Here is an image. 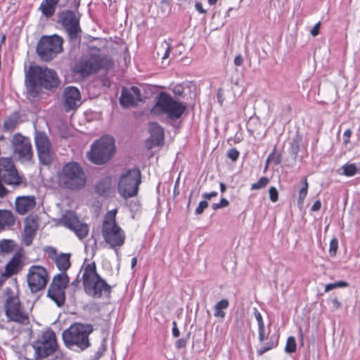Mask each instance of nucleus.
Segmentation results:
<instances>
[{
  "label": "nucleus",
  "mask_w": 360,
  "mask_h": 360,
  "mask_svg": "<svg viewBox=\"0 0 360 360\" xmlns=\"http://www.w3.org/2000/svg\"><path fill=\"white\" fill-rule=\"evenodd\" d=\"M20 118V115L18 111H15L11 113L8 117H7L3 124V131L4 132H12L13 131L18 123L19 120Z\"/></svg>",
  "instance_id": "27"
},
{
  "label": "nucleus",
  "mask_w": 360,
  "mask_h": 360,
  "mask_svg": "<svg viewBox=\"0 0 360 360\" xmlns=\"http://www.w3.org/2000/svg\"><path fill=\"white\" fill-rule=\"evenodd\" d=\"M63 106L66 112L77 109L81 105V94L79 90L72 86L65 88L63 94Z\"/></svg>",
  "instance_id": "17"
},
{
  "label": "nucleus",
  "mask_w": 360,
  "mask_h": 360,
  "mask_svg": "<svg viewBox=\"0 0 360 360\" xmlns=\"http://www.w3.org/2000/svg\"><path fill=\"white\" fill-rule=\"evenodd\" d=\"M320 27H321V22H318L317 23L315 24V25L311 30L310 33L313 37H316V36L319 35V34L320 32Z\"/></svg>",
  "instance_id": "52"
},
{
  "label": "nucleus",
  "mask_w": 360,
  "mask_h": 360,
  "mask_svg": "<svg viewBox=\"0 0 360 360\" xmlns=\"http://www.w3.org/2000/svg\"><path fill=\"white\" fill-rule=\"evenodd\" d=\"M321 202L319 200H318L312 205L311 210L316 212V211L319 210L321 209Z\"/></svg>",
  "instance_id": "60"
},
{
  "label": "nucleus",
  "mask_w": 360,
  "mask_h": 360,
  "mask_svg": "<svg viewBox=\"0 0 360 360\" xmlns=\"http://www.w3.org/2000/svg\"><path fill=\"white\" fill-rule=\"evenodd\" d=\"M296 347H297V345H296L295 338L292 336L289 337L287 340L285 347V352H287V353L295 352L296 350Z\"/></svg>",
  "instance_id": "38"
},
{
  "label": "nucleus",
  "mask_w": 360,
  "mask_h": 360,
  "mask_svg": "<svg viewBox=\"0 0 360 360\" xmlns=\"http://www.w3.org/2000/svg\"><path fill=\"white\" fill-rule=\"evenodd\" d=\"M63 38L57 34L42 36L37 43L36 52L42 60L50 61L63 51Z\"/></svg>",
  "instance_id": "9"
},
{
  "label": "nucleus",
  "mask_w": 360,
  "mask_h": 360,
  "mask_svg": "<svg viewBox=\"0 0 360 360\" xmlns=\"http://www.w3.org/2000/svg\"><path fill=\"white\" fill-rule=\"evenodd\" d=\"M71 8L72 9H65L58 13L57 23L64 28L70 39L76 40L80 38L82 32L80 27L82 14L79 8Z\"/></svg>",
  "instance_id": "7"
},
{
  "label": "nucleus",
  "mask_w": 360,
  "mask_h": 360,
  "mask_svg": "<svg viewBox=\"0 0 360 360\" xmlns=\"http://www.w3.org/2000/svg\"><path fill=\"white\" fill-rule=\"evenodd\" d=\"M261 126L259 121L257 118H250L247 123L248 131L250 134H253L257 130V127Z\"/></svg>",
  "instance_id": "39"
},
{
  "label": "nucleus",
  "mask_w": 360,
  "mask_h": 360,
  "mask_svg": "<svg viewBox=\"0 0 360 360\" xmlns=\"http://www.w3.org/2000/svg\"><path fill=\"white\" fill-rule=\"evenodd\" d=\"M207 206L208 203L207 202L206 200L200 201L198 206L195 209V214H201L203 212L204 210L207 207Z\"/></svg>",
  "instance_id": "48"
},
{
  "label": "nucleus",
  "mask_w": 360,
  "mask_h": 360,
  "mask_svg": "<svg viewBox=\"0 0 360 360\" xmlns=\"http://www.w3.org/2000/svg\"><path fill=\"white\" fill-rule=\"evenodd\" d=\"M60 174L65 180H86L83 168L75 161L65 163Z\"/></svg>",
  "instance_id": "19"
},
{
  "label": "nucleus",
  "mask_w": 360,
  "mask_h": 360,
  "mask_svg": "<svg viewBox=\"0 0 360 360\" xmlns=\"http://www.w3.org/2000/svg\"><path fill=\"white\" fill-rule=\"evenodd\" d=\"M228 205H229V201L225 198H222V199H221L219 202L213 203L212 205V207L214 210H218L220 208L226 207Z\"/></svg>",
  "instance_id": "45"
},
{
  "label": "nucleus",
  "mask_w": 360,
  "mask_h": 360,
  "mask_svg": "<svg viewBox=\"0 0 360 360\" xmlns=\"http://www.w3.org/2000/svg\"><path fill=\"white\" fill-rule=\"evenodd\" d=\"M229 305V301L226 299L218 302L214 307V316L217 318L224 319L225 317V312L224 311V309H227Z\"/></svg>",
  "instance_id": "33"
},
{
  "label": "nucleus",
  "mask_w": 360,
  "mask_h": 360,
  "mask_svg": "<svg viewBox=\"0 0 360 360\" xmlns=\"http://www.w3.org/2000/svg\"><path fill=\"white\" fill-rule=\"evenodd\" d=\"M116 152L115 140L108 134L95 140L87 152L88 160L96 165H103L108 162Z\"/></svg>",
  "instance_id": "2"
},
{
  "label": "nucleus",
  "mask_w": 360,
  "mask_h": 360,
  "mask_svg": "<svg viewBox=\"0 0 360 360\" xmlns=\"http://www.w3.org/2000/svg\"><path fill=\"white\" fill-rule=\"evenodd\" d=\"M69 278L66 273L61 272L53 277L47 292L48 297L58 307L63 305L65 300V289L68 286Z\"/></svg>",
  "instance_id": "11"
},
{
  "label": "nucleus",
  "mask_w": 360,
  "mask_h": 360,
  "mask_svg": "<svg viewBox=\"0 0 360 360\" xmlns=\"http://www.w3.org/2000/svg\"><path fill=\"white\" fill-rule=\"evenodd\" d=\"M254 314H255V319L257 321L258 329L262 330L263 328H264V323L263 321L262 314L257 309H254Z\"/></svg>",
  "instance_id": "43"
},
{
  "label": "nucleus",
  "mask_w": 360,
  "mask_h": 360,
  "mask_svg": "<svg viewBox=\"0 0 360 360\" xmlns=\"http://www.w3.org/2000/svg\"><path fill=\"white\" fill-rule=\"evenodd\" d=\"M287 152L298 157L299 161H301L304 157L307 156V149L303 143L302 136L298 132L296 133L290 142V147L288 148Z\"/></svg>",
  "instance_id": "20"
},
{
  "label": "nucleus",
  "mask_w": 360,
  "mask_h": 360,
  "mask_svg": "<svg viewBox=\"0 0 360 360\" xmlns=\"http://www.w3.org/2000/svg\"><path fill=\"white\" fill-rule=\"evenodd\" d=\"M7 194V190L2 184V181H0V197L3 198Z\"/></svg>",
  "instance_id": "61"
},
{
  "label": "nucleus",
  "mask_w": 360,
  "mask_h": 360,
  "mask_svg": "<svg viewBox=\"0 0 360 360\" xmlns=\"http://www.w3.org/2000/svg\"><path fill=\"white\" fill-rule=\"evenodd\" d=\"M172 335L175 338H178L180 335V333H179V330L177 328V324L176 323V321H173L172 323Z\"/></svg>",
  "instance_id": "55"
},
{
  "label": "nucleus",
  "mask_w": 360,
  "mask_h": 360,
  "mask_svg": "<svg viewBox=\"0 0 360 360\" xmlns=\"http://www.w3.org/2000/svg\"><path fill=\"white\" fill-rule=\"evenodd\" d=\"M39 162L44 165H50L53 162L51 148L37 151Z\"/></svg>",
  "instance_id": "32"
},
{
  "label": "nucleus",
  "mask_w": 360,
  "mask_h": 360,
  "mask_svg": "<svg viewBox=\"0 0 360 360\" xmlns=\"http://www.w3.org/2000/svg\"><path fill=\"white\" fill-rule=\"evenodd\" d=\"M297 161H299V158L292 153L287 154L284 158H283V163L285 166L294 167L296 165Z\"/></svg>",
  "instance_id": "36"
},
{
  "label": "nucleus",
  "mask_w": 360,
  "mask_h": 360,
  "mask_svg": "<svg viewBox=\"0 0 360 360\" xmlns=\"http://www.w3.org/2000/svg\"><path fill=\"white\" fill-rule=\"evenodd\" d=\"M352 134V131L351 129H347L345 131L343 134V144L345 146H347L350 142V137Z\"/></svg>",
  "instance_id": "51"
},
{
  "label": "nucleus",
  "mask_w": 360,
  "mask_h": 360,
  "mask_svg": "<svg viewBox=\"0 0 360 360\" xmlns=\"http://www.w3.org/2000/svg\"><path fill=\"white\" fill-rule=\"evenodd\" d=\"M63 224L69 229L73 231L79 239L84 238L89 232L86 224L80 222L73 212H68L63 218Z\"/></svg>",
  "instance_id": "15"
},
{
  "label": "nucleus",
  "mask_w": 360,
  "mask_h": 360,
  "mask_svg": "<svg viewBox=\"0 0 360 360\" xmlns=\"http://www.w3.org/2000/svg\"><path fill=\"white\" fill-rule=\"evenodd\" d=\"M49 257L55 262L58 269L63 273L70 268V254H58L56 250L53 248H49L46 250Z\"/></svg>",
  "instance_id": "21"
},
{
  "label": "nucleus",
  "mask_w": 360,
  "mask_h": 360,
  "mask_svg": "<svg viewBox=\"0 0 360 360\" xmlns=\"http://www.w3.org/2000/svg\"><path fill=\"white\" fill-rule=\"evenodd\" d=\"M33 347L37 359H44L53 354L58 348L55 333L51 330L44 332L41 338L34 342Z\"/></svg>",
  "instance_id": "10"
},
{
  "label": "nucleus",
  "mask_w": 360,
  "mask_h": 360,
  "mask_svg": "<svg viewBox=\"0 0 360 360\" xmlns=\"http://www.w3.org/2000/svg\"><path fill=\"white\" fill-rule=\"evenodd\" d=\"M141 101V92L139 87L136 86H132L130 89L122 87L119 98L120 104L122 108H127L129 106H136Z\"/></svg>",
  "instance_id": "16"
},
{
  "label": "nucleus",
  "mask_w": 360,
  "mask_h": 360,
  "mask_svg": "<svg viewBox=\"0 0 360 360\" xmlns=\"http://www.w3.org/2000/svg\"><path fill=\"white\" fill-rule=\"evenodd\" d=\"M259 340L263 344L257 350V354L259 355H262L266 352L275 347L278 345V336L274 334L271 335L268 342H264L266 340L264 328H263L262 330L259 329Z\"/></svg>",
  "instance_id": "24"
},
{
  "label": "nucleus",
  "mask_w": 360,
  "mask_h": 360,
  "mask_svg": "<svg viewBox=\"0 0 360 360\" xmlns=\"http://www.w3.org/2000/svg\"><path fill=\"white\" fill-rule=\"evenodd\" d=\"M141 181H119L118 191L125 199L135 196Z\"/></svg>",
  "instance_id": "22"
},
{
  "label": "nucleus",
  "mask_w": 360,
  "mask_h": 360,
  "mask_svg": "<svg viewBox=\"0 0 360 360\" xmlns=\"http://www.w3.org/2000/svg\"><path fill=\"white\" fill-rule=\"evenodd\" d=\"M13 153L17 155L18 160L22 162H27L32 158V144L29 139L22 136L20 134H15L11 141Z\"/></svg>",
  "instance_id": "14"
},
{
  "label": "nucleus",
  "mask_w": 360,
  "mask_h": 360,
  "mask_svg": "<svg viewBox=\"0 0 360 360\" xmlns=\"http://www.w3.org/2000/svg\"><path fill=\"white\" fill-rule=\"evenodd\" d=\"M118 180H141V172L138 167L124 168Z\"/></svg>",
  "instance_id": "29"
},
{
  "label": "nucleus",
  "mask_w": 360,
  "mask_h": 360,
  "mask_svg": "<svg viewBox=\"0 0 360 360\" xmlns=\"http://www.w3.org/2000/svg\"><path fill=\"white\" fill-rule=\"evenodd\" d=\"M36 231L37 225L34 221L32 223L27 221L26 223L22 236L23 243L25 245L28 246L32 243L34 236L36 234Z\"/></svg>",
  "instance_id": "28"
},
{
  "label": "nucleus",
  "mask_w": 360,
  "mask_h": 360,
  "mask_svg": "<svg viewBox=\"0 0 360 360\" xmlns=\"http://www.w3.org/2000/svg\"><path fill=\"white\" fill-rule=\"evenodd\" d=\"M82 280L85 292L94 298L108 295L110 292V286L97 274L94 262L83 267Z\"/></svg>",
  "instance_id": "4"
},
{
  "label": "nucleus",
  "mask_w": 360,
  "mask_h": 360,
  "mask_svg": "<svg viewBox=\"0 0 360 360\" xmlns=\"http://www.w3.org/2000/svg\"><path fill=\"white\" fill-rule=\"evenodd\" d=\"M283 162V158L281 155H276L273 160V164L275 165H278Z\"/></svg>",
  "instance_id": "59"
},
{
  "label": "nucleus",
  "mask_w": 360,
  "mask_h": 360,
  "mask_svg": "<svg viewBox=\"0 0 360 360\" xmlns=\"http://www.w3.org/2000/svg\"><path fill=\"white\" fill-rule=\"evenodd\" d=\"M27 281L32 292H37L43 290L49 281L46 269L40 265L31 266L27 274Z\"/></svg>",
  "instance_id": "12"
},
{
  "label": "nucleus",
  "mask_w": 360,
  "mask_h": 360,
  "mask_svg": "<svg viewBox=\"0 0 360 360\" xmlns=\"http://www.w3.org/2000/svg\"><path fill=\"white\" fill-rule=\"evenodd\" d=\"M269 193L270 200L273 202H276L278 200V190L275 187L271 186V187L269 188Z\"/></svg>",
  "instance_id": "44"
},
{
  "label": "nucleus",
  "mask_w": 360,
  "mask_h": 360,
  "mask_svg": "<svg viewBox=\"0 0 360 360\" xmlns=\"http://www.w3.org/2000/svg\"><path fill=\"white\" fill-rule=\"evenodd\" d=\"M170 50H171V45L167 43V48L165 51L164 56L162 57L163 59L167 58L169 56Z\"/></svg>",
  "instance_id": "63"
},
{
  "label": "nucleus",
  "mask_w": 360,
  "mask_h": 360,
  "mask_svg": "<svg viewBox=\"0 0 360 360\" xmlns=\"http://www.w3.org/2000/svg\"><path fill=\"white\" fill-rule=\"evenodd\" d=\"M343 174L347 176H352L356 174L358 168L355 163H347L342 166Z\"/></svg>",
  "instance_id": "35"
},
{
  "label": "nucleus",
  "mask_w": 360,
  "mask_h": 360,
  "mask_svg": "<svg viewBox=\"0 0 360 360\" xmlns=\"http://www.w3.org/2000/svg\"><path fill=\"white\" fill-rule=\"evenodd\" d=\"M15 223V217L11 211L0 210V231L11 226Z\"/></svg>",
  "instance_id": "30"
},
{
  "label": "nucleus",
  "mask_w": 360,
  "mask_h": 360,
  "mask_svg": "<svg viewBox=\"0 0 360 360\" xmlns=\"http://www.w3.org/2000/svg\"><path fill=\"white\" fill-rule=\"evenodd\" d=\"M61 1L60 6L63 7L66 5V4L70 1V7H76L79 8L80 6L81 0H60Z\"/></svg>",
  "instance_id": "46"
},
{
  "label": "nucleus",
  "mask_w": 360,
  "mask_h": 360,
  "mask_svg": "<svg viewBox=\"0 0 360 360\" xmlns=\"http://www.w3.org/2000/svg\"><path fill=\"white\" fill-rule=\"evenodd\" d=\"M348 286V283L346 281H338L336 283H328L325 287V292H328L337 288H345Z\"/></svg>",
  "instance_id": "40"
},
{
  "label": "nucleus",
  "mask_w": 360,
  "mask_h": 360,
  "mask_svg": "<svg viewBox=\"0 0 360 360\" xmlns=\"http://www.w3.org/2000/svg\"><path fill=\"white\" fill-rule=\"evenodd\" d=\"M276 148H274L273 151L268 155L267 158H270V161L273 162V160L275 157Z\"/></svg>",
  "instance_id": "64"
},
{
  "label": "nucleus",
  "mask_w": 360,
  "mask_h": 360,
  "mask_svg": "<svg viewBox=\"0 0 360 360\" xmlns=\"http://www.w3.org/2000/svg\"><path fill=\"white\" fill-rule=\"evenodd\" d=\"M60 84V80L57 72L47 67L30 65L25 72V95L30 102L39 100L43 89L54 91Z\"/></svg>",
  "instance_id": "1"
},
{
  "label": "nucleus",
  "mask_w": 360,
  "mask_h": 360,
  "mask_svg": "<svg viewBox=\"0 0 360 360\" xmlns=\"http://www.w3.org/2000/svg\"><path fill=\"white\" fill-rule=\"evenodd\" d=\"M11 250V245L7 240L0 241V251L4 252H8Z\"/></svg>",
  "instance_id": "47"
},
{
  "label": "nucleus",
  "mask_w": 360,
  "mask_h": 360,
  "mask_svg": "<svg viewBox=\"0 0 360 360\" xmlns=\"http://www.w3.org/2000/svg\"><path fill=\"white\" fill-rule=\"evenodd\" d=\"M338 247V240L336 238L332 239L330 243V253L333 255H335L336 254Z\"/></svg>",
  "instance_id": "49"
},
{
  "label": "nucleus",
  "mask_w": 360,
  "mask_h": 360,
  "mask_svg": "<svg viewBox=\"0 0 360 360\" xmlns=\"http://www.w3.org/2000/svg\"><path fill=\"white\" fill-rule=\"evenodd\" d=\"M217 96L219 103H220V104L221 105L224 101V99L222 98V89H218Z\"/></svg>",
  "instance_id": "62"
},
{
  "label": "nucleus",
  "mask_w": 360,
  "mask_h": 360,
  "mask_svg": "<svg viewBox=\"0 0 360 360\" xmlns=\"http://www.w3.org/2000/svg\"><path fill=\"white\" fill-rule=\"evenodd\" d=\"M96 192L101 195H104L107 193V188L104 186V184L103 181H100L96 186Z\"/></svg>",
  "instance_id": "50"
},
{
  "label": "nucleus",
  "mask_w": 360,
  "mask_h": 360,
  "mask_svg": "<svg viewBox=\"0 0 360 360\" xmlns=\"http://www.w3.org/2000/svg\"><path fill=\"white\" fill-rule=\"evenodd\" d=\"M0 180H22L12 158H0Z\"/></svg>",
  "instance_id": "18"
},
{
  "label": "nucleus",
  "mask_w": 360,
  "mask_h": 360,
  "mask_svg": "<svg viewBox=\"0 0 360 360\" xmlns=\"http://www.w3.org/2000/svg\"><path fill=\"white\" fill-rule=\"evenodd\" d=\"M226 155L233 162H236L239 158L240 153L236 148H231L228 150Z\"/></svg>",
  "instance_id": "42"
},
{
  "label": "nucleus",
  "mask_w": 360,
  "mask_h": 360,
  "mask_svg": "<svg viewBox=\"0 0 360 360\" xmlns=\"http://www.w3.org/2000/svg\"><path fill=\"white\" fill-rule=\"evenodd\" d=\"M332 306L334 309H338L341 307V302L338 298L335 297L331 300Z\"/></svg>",
  "instance_id": "56"
},
{
  "label": "nucleus",
  "mask_w": 360,
  "mask_h": 360,
  "mask_svg": "<svg viewBox=\"0 0 360 360\" xmlns=\"http://www.w3.org/2000/svg\"><path fill=\"white\" fill-rule=\"evenodd\" d=\"M60 186L70 189H77L84 186L85 181H60Z\"/></svg>",
  "instance_id": "37"
},
{
  "label": "nucleus",
  "mask_w": 360,
  "mask_h": 360,
  "mask_svg": "<svg viewBox=\"0 0 360 360\" xmlns=\"http://www.w3.org/2000/svg\"><path fill=\"white\" fill-rule=\"evenodd\" d=\"M308 184L307 181H304V185L300 190L298 205H302L304 202V200L307 194Z\"/></svg>",
  "instance_id": "41"
},
{
  "label": "nucleus",
  "mask_w": 360,
  "mask_h": 360,
  "mask_svg": "<svg viewBox=\"0 0 360 360\" xmlns=\"http://www.w3.org/2000/svg\"><path fill=\"white\" fill-rule=\"evenodd\" d=\"M117 210L109 211L105 216L102 227V235L110 248L121 247L125 240L123 230L117 224L115 216Z\"/></svg>",
  "instance_id": "6"
},
{
  "label": "nucleus",
  "mask_w": 360,
  "mask_h": 360,
  "mask_svg": "<svg viewBox=\"0 0 360 360\" xmlns=\"http://www.w3.org/2000/svg\"><path fill=\"white\" fill-rule=\"evenodd\" d=\"M34 139L37 151L51 148L49 139L44 132H37Z\"/></svg>",
  "instance_id": "31"
},
{
  "label": "nucleus",
  "mask_w": 360,
  "mask_h": 360,
  "mask_svg": "<svg viewBox=\"0 0 360 360\" xmlns=\"http://www.w3.org/2000/svg\"><path fill=\"white\" fill-rule=\"evenodd\" d=\"M35 200L33 196H22L15 200V209L18 214H25L35 207Z\"/></svg>",
  "instance_id": "23"
},
{
  "label": "nucleus",
  "mask_w": 360,
  "mask_h": 360,
  "mask_svg": "<svg viewBox=\"0 0 360 360\" xmlns=\"http://www.w3.org/2000/svg\"><path fill=\"white\" fill-rule=\"evenodd\" d=\"M6 315L10 321L25 325L29 323L28 314L21 307L17 296L8 297L6 304Z\"/></svg>",
  "instance_id": "13"
},
{
  "label": "nucleus",
  "mask_w": 360,
  "mask_h": 360,
  "mask_svg": "<svg viewBox=\"0 0 360 360\" xmlns=\"http://www.w3.org/2000/svg\"><path fill=\"white\" fill-rule=\"evenodd\" d=\"M217 195V192L216 191H212L210 193H205L202 195L203 198L205 200H210L212 198L215 197Z\"/></svg>",
  "instance_id": "58"
},
{
  "label": "nucleus",
  "mask_w": 360,
  "mask_h": 360,
  "mask_svg": "<svg viewBox=\"0 0 360 360\" xmlns=\"http://www.w3.org/2000/svg\"><path fill=\"white\" fill-rule=\"evenodd\" d=\"M113 65V61L106 56L91 54L89 58L81 60L75 66V71L83 77L97 73L100 70H108Z\"/></svg>",
  "instance_id": "8"
},
{
  "label": "nucleus",
  "mask_w": 360,
  "mask_h": 360,
  "mask_svg": "<svg viewBox=\"0 0 360 360\" xmlns=\"http://www.w3.org/2000/svg\"><path fill=\"white\" fill-rule=\"evenodd\" d=\"M233 63L236 66H241L243 63V57L242 55H237L234 58Z\"/></svg>",
  "instance_id": "54"
},
{
  "label": "nucleus",
  "mask_w": 360,
  "mask_h": 360,
  "mask_svg": "<svg viewBox=\"0 0 360 360\" xmlns=\"http://www.w3.org/2000/svg\"><path fill=\"white\" fill-rule=\"evenodd\" d=\"M267 182L268 181H257V183H255L252 185L251 189L255 190L264 188L266 185Z\"/></svg>",
  "instance_id": "53"
},
{
  "label": "nucleus",
  "mask_w": 360,
  "mask_h": 360,
  "mask_svg": "<svg viewBox=\"0 0 360 360\" xmlns=\"http://www.w3.org/2000/svg\"><path fill=\"white\" fill-rule=\"evenodd\" d=\"M93 331L91 325L75 323L63 332L65 345L75 351H83L90 346L89 335Z\"/></svg>",
  "instance_id": "5"
},
{
  "label": "nucleus",
  "mask_w": 360,
  "mask_h": 360,
  "mask_svg": "<svg viewBox=\"0 0 360 360\" xmlns=\"http://www.w3.org/2000/svg\"><path fill=\"white\" fill-rule=\"evenodd\" d=\"M56 8V6L42 1L39 9L46 18H49L53 15Z\"/></svg>",
  "instance_id": "34"
},
{
  "label": "nucleus",
  "mask_w": 360,
  "mask_h": 360,
  "mask_svg": "<svg viewBox=\"0 0 360 360\" xmlns=\"http://www.w3.org/2000/svg\"><path fill=\"white\" fill-rule=\"evenodd\" d=\"M23 263L21 256L15 255L6 266L5 272L6 276H11L18 274L22 268Z\"/></svg>",
  "instance_id": "26"
},
{
  "label": "nucleus",
  "mask_w": 360,
  "mask_h": 360,
  "mask_svg": "<svg viewBox=\"0 0 360 360\" xmlns=\"http://www.w3.org/2000/svg\"><path fill=\"white\" fill-rule=\"evenodd\" d=\"M195 8L201 14H204L206 13V10L203 8L202 5L200 2H196L195 4Z\"/></svg>",
  "instance_id": "57"
},
{
  "label": "nucleus",
  "mask_w": 360,
  "mask_h": 360,
  "mask_svg": "<svg viewBox=\"0 0 360 360\" xmlns=\"http://www.w3.org/2000/svg\"><path fill=\"white\" fill-rule=\"evenodd\" d=\"M150 139L156 146H160L164 142V129L157 122H152L149 125Z\"/></svg>",
  "instance_id": "25"
},
{
  "label": "nucleus",
  "mask_w": 360,
  "mask_h": 360,
  "mask_svg": "<svg viewBox=\"0 0 360 360\" xmlns=\"http://www.w3.org/2000/svg\"><path fill=\"white\" fill-rule=\"evenodd\" d=\"M186 109V103L176 100L165 91H161L158 94L151 111L155 115H165L168 119L176 121L181 117Z\"/></svg>",
  "instance_id": "3"
}]
</instances>
